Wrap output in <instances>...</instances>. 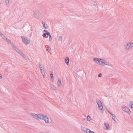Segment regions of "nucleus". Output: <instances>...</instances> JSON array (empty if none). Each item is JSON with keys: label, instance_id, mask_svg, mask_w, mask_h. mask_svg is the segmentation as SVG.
<instances>
[{"label": "nucleus", "instance_id": "nucleus-1", "mask_svg": "<svg viewBox=\"0 0 133 133\" xmlns=\"http://www.w3.org/2000/svg\"><path fill=\"white\" fill-rule=\"evenodd\" d=\"M93 61L97 64L101 65H105L111 66L112 64L109 62L106 61L103 59L95 58L93 59Z\"/></svg>", "mask_w": 133, "mask_h": 133}, {"label": "nucleus", "instance_id": "nucleus-2", "mask_svg": "<svg viewBox=\"0 0 133 133\" xmlns=\"http://www.w3.org/2000/svg\"><path fill=\"white\" fill-rule=\"evenodd\" d=\"M41 120H43L47 124H50L52 122V120L51 119L43 114H42Z\"/></svg>", "mask_w": 133, "mask_h": 133}, {"label": "nucleus", "instance_id": "nucleus-3", "mask_svg": "<svg viewBox=\"0 0 133 133\" xmlns=\"http://www.w3.org/2000/svg\"><path fill=\"white\" fill-rule=\"evenodd\" d=\"M21 37L22 42L25 45H27L30 43L31 40L29 38L24 36H22Z\"/></svg>", "mask_w": 133, "mask_h": 133}, {"label": "nucleus", "instance_id": "nucleus-4", "mask_svg": "<svg viewBox=\"0 0 133 133\" xmlns=\"http://www.w3.org/2000/svg\"><path fill=\"white\" fill-rule=\"evenodd\" d=\"M43 114L31 113L30 114L31 116L34 118L40 120L41 119Z\"/></svg>", "mask_w": 133, "mask_h": 133}, {"label": "nucleus", "instance_id": "nucleus-5", "mask_svg": "<svg viewBox=\"0 0 133 133\" xmlns=\"http://www.w3.org/2000/svg\"><path fill=\"white\" fill-rule=\"evenodd\" d=\"M133 48V43L128 42L127 43L125 46V49L127 50H129Z\"/></svg>", "mask_w": 133, "mask_h": 133}, {"label": "nucleus", "instance_id": "nucleus-6", "mask_svg": "<svg viewBox=\"0 0 133 133\" xmlns=\"http://www.w3.org/2000/svg\"><path fill=\"white\" fill-rule=\"evenodd\" d=\"M121 109L123 111L128 114H130L131 112L129 109L125 105L121 107Z\"/></svg>", "mask_w": 133, "mask_h": 133}, {"label": "nucleus", "instance_id": "nucleus-7", "mask_svg": "<svg viewBox=\"0 0 133 133\" xmlns=\"http://www.w3.org/2000/svg\"><path fill=\"white\" fill-rule=\"evenodd\" d=\"M11 44L12 46V49L21 55L22 53V52L19 49L17 48L12 43H11Z\"/></svg>", "mask_w": 133, "mask_h": 133}, {"label": "nucleus", "instance_id": "nucleus-8", "mask_svg": "<svg viewBox=\"0 0 133 133\" xmlns=\"http://www.w3.org/2000/svg\"><path fill=\"white\" fill-rule=\"evenodd\" d=\"M11 44L12 46V49L21 55L22 53V52L19 49L17 48L12 43H11Z\"/></svg>", "mask_w": 133, "mask_h": 133}, {"label": "nucleus", "instance_id": "nucleus-9", "mask_svg": "<svg viewBox=\"0 0 133 133\" xmlns=\"http://www.w3.org/2000/svg\"><path fill=\"white\" fill-rule=\"evenodd\" d=\"M34 16L35 18L38 19H39L41 17V14L39 11H35Z\"/></svg>", "mask_w": 133, "mask_h": 133}, {"label": "nucleus", "instance_id": "nucleus-10", "mask_svg": "<svg viewBox=\"0 0 133 133\" xmlns=\"http://www.w3.org/2000/svg\"><path fill=\"white\" fill-rule=\"evenodd\" d=\"M81 129L84 133H88L90 130V129L83 125L81 126Z\"/></svg>", "mask_w": 133, "mask_h": 133}, {"label": "nucleus", "instance_id": "nucleus-11", "mask_svg": "<svg viewBox=\"0 0 133 133\" xmlns=\"http://www.w3.org/2000/svg\"><path fill=\"white\" fill-rule=\"evenodd\" d=\"M21 56L26 61H28L29 60V58L28 57L25 55L23 53H22L21 55Z\"/></svg>", "mask_w": 133, "mask_h": 133}, {"label": "nucleus", "instance_id": "nucleus-12", "mask_svg": "<svg viewBox=\"0 0 133 133\" xmlns=\"http://www.w3.org/2000/svg\"><path fill=\"white\" fill-rule=\"evenodd\" d=\"M109 128V125L107 123H104V128L105 130H108Z\"/></svg>", "mask_w": 133, "mask_h": 133}, {"label": "nucleus", "instance_id": "nucleus-13", "mask_svg": "<svg viewBox=\"0 0 133 133\" xmlns=\"http://www.w3.org/2000/svg\"><path fill=\"white\" fill-rule=\"evenodd\" d=\"M57 83L58 86L59 87H61L62 85V83L61 80L60 78H58V79Z\"/></svg>", "mask_w": 133, "mask_h": 133}, {"label": "nucleus", "instance_id": "nucleus-14", "mask_svg": "<svg viewBox=\"0 0 133 133\" xmlns=\"http://www.w3.org/2000/svg\"><path fill=\"white\" fill-rule=\"evenodd\" d=\"M69 57H66L65 59V62L66 64L68 65L69 62Z\"/></svg>", "mask_w": 133, "mask_h": 133}, {"label": "nucleus", "instance_id": "nucleus-15", "mask_svg": "<svg viewBox=\"0 0 133 133\" xmlns=\"http://www.w3.org/2000/svg\"><path fill=\"white\" fill-rule=\"evenodd\" d=\"M42 23L44 28L46 29H47L48 28V26L45 23L42 22Z\"/></svg>", "mask_w": 133, "mask_h": 133}, {"label": "nucleus", "instance_id": "nucleus-16", "mask_svg": "<svg viewBox=\"0 0 133 133\" xmlns=\"http://www.w3.org/2000/svg\"><path fill=\"white\" fill-rule=\"evenodd\" d=\"M50 87L53 89L54 90H56V88L53 85L51 84H50Z\"/></svg>", "mask_w": 133, "mask_h": 133}, {"label": "nucleus", "instance_id": "nucleus-17", "mask_svg": "<svg viewBox=\"0 0 133 133\" xmlns=\"http://www.w3.org/2000/svg\"><path fill=\"white\" fill-rule=\"evenodd\" d=\"M129 105L131 107V108L133 109V101H131L130 102Z\"/></svg>", "mask_w": 133, "mask_h": 133}, {"label": "nucleus", "instance_id": "nucleus-18", "mask_svg": "<svg viewBox=\"0 0 133 133\" xmlns=\"http://www.w3.org/2000/svg\"><path fill=\"white\" fill-rule=\"evenodd\" d=\"M98 108H99V110H102V113H103V111L104 110L103 109V107L102 105V106H99V107H98Z\"/></svg>", "mask_w": 133, "mask_h": 133}, {"label": "nucleus", "instance_id": "nucleus-19", "mask_svg": "<svg viewBox=\"0 0 133 133\" xmlns=\"http://www.w3.org/2000/svg\"><path fill=\"white\" fill-rule=\"evenodd\" d=\"M10 0H5V5H8L9 3Z\"/></svg>", "mask_w": 133, "mask_h": 133}, {"label": "nucleus", "instance_id": "nucleus-20", "mask_svg": "<svg viewBox=\"0 0 133 133\" xmlns=\"http://www.w3.org/2000/svg\"><path fill=\"white\" fill-rule=\"evenodd\" d=\"M38 66L40 70L43 69V66L40 63H39L38 64Z\"/></svg>", "mask_w": 133, "mask_h": 133}, {"label": "nucleus", "instance_id": "nucleus-21", "mask_svg": "<svg viewBox=\"0 0 133 133\" xmlns=\"http://www.w3.org/2000/svg\"><path fill=\"white\" fill-rule=\"evenodd\" d=\"M91 120V117L89 115H88L87 118V120L88 121H90Z\"/></svg>", "mask_w": 133, "mask_h": 133}, {"label": "nucleus", "instance_id": "nucleus-22", "mask_svg": "<svg viewBox=\"0 0 133 133\" xmlns=\"http://www.w3.org/2000/svg\"><path fill=\"white\" fill-rule=\"evenodd\" d=\"M111 115L112 117V119L114 120V121H115L116 122V120L115 119V118H116L115 116L113 114H111Z\"/></svg>", "mask_w": 133, "mask_h": 133}, {"label": "nucleus", "instance_id": "nucleus-23", "mask_svg": "<svg viewBox=\"0 0 133 133\" xmlns=\"http://www.w3.org/2000/svg\"><path fill=\"white\" fill-rule=\"evenodd\" d=\"M0 36L4 40L6 38V37L3 34H1Z\"/></svg>", "mask_w": 133, "mask_h": 133}, {"label": "nucleus", "instance_id": "nucleus-24", "mask_svg": "<svg viewBox=\"0 0 133 133\" xmlns=\"http://www.w3.org/2000/svg\"><path fill=\"white\" fill-rule=\"evenodd\" d=\"M44 32H46V34L48 35L49 36L51 35L50 33L48 32L46 30H44Z\"/></svg>", "mask_w": 133, "mask_h": 133}, {"label": "nucleus", "instance_id": "nucleus-25", "mask_svg": "<svg viewBox=\"0 0 133 133\" xmlns=\"http://www.w3.org/2000/svg\"><path fill=\"white\" fill-rule=\"evenodd\" d=\"M46 32H44V31H43V35H42V36L44 38H45L46 36Z\"/></svg>", "mask_w": 133, "mask_h": 133}, {"label": "nucleus", "instance_id": "nucleus-26", "mask_svg": "<svg viewBox=\"0 0 133 133\" xmlns=\"http://www.w3.org/2000/svg\"><path fill=\"white\" fill-rule=\"evenodd\" d=\"M50 76L51 77L52 79H54V77L53 76V75L51 73V72L50 71Z\"/></svg>", "mask_w": 133, "mask_h": 133}, {"label": "nucleus", "instance_id": "nucleus-27", "mask_svg": "<svg viewBox=\"0 0 133 133\" xmlns=\"http://www.w3.org/2000/svg\"><path fill=\"white\" fill-rule=\"evenodd\" d=\"M62 36H60L58 38V40L59 41L62 42Z\"/></svg>", "mask_w": 133, "mask_h": 133}, {"label": "nucleus", "instance_id": "nucleus-28", "mask_svg": "<svg viewBox=\"0 0 133 133\" xmlns=\"http://www.w3.org/2000/svg\"><path fill=\"white\" fill-rule=\"evenodd\" d=\"M5 41L6 42H7L8 43H10L11 42V41L10 40L6 38Z\"/></svg>", "mask_w": 133, "mask_h": 133}, {"label": "nucleus", "instance_id": "nucleus-29", "mask_svg": "<svg viewBox=\"0 0 133 133\" xmlns=\"http://www.w3.org/2000/svg\"><path fill=\"white\" fill-rule=\"evenodd\" d=\"M96 102L98 105L99 104H101L102 103L99 100H97L96 101Z\"/></svg>", "mask_w": 133, "mask_h": 133}, {"label": "nucleus", "instance_id": "nucleus-30", "mask_svg": "<svg viewBox=\"0 0 133 133\" xmlns=\"http://www.w3.org/2000/svg\"><path fill=\"white\" fill-rule=\"evenodd\" d=\"M49 36V41L50 42H51L52 41V38L51 35H50Z\"/></svg>", "mask_w": 133, "mask_h": 133}, {"label": "nucleus", "instance_id": "nucleus-31", "mask_svg": "<svg viewBox=\"0 0 133 133\" xmlns=\"http://www.w3.org/2000/svg\"><path fill=\"white\" fill-rule=\"evenodd\" d=\"M88 132V133H96L94 132L91 131L90 129Z\"/></svg>", "mask_w": 133, "mask_h": 133}, {"label": "nucleus", "instance_id": "nucleus-32", "mask_svg": "<svg viewBox=\"0 0 133 133\" xmlns=\"http://www.w3.org/2000/svg\"><path fill=\"white\" fill-rule=\"evenodd\" d=\"M47 49H46V50L47 51H50V47H48L46 48Z\"/></svg>", "mask_w": 133, "mask_h": 133}, {"label": "nucleus", "instance_id": "nucleus-33", "mask_svg": "<svg viewBox=\"0 0 133 133\" xmlns=\"http://www.w3.org/2000/svg\"><path fill=\"white\" fill-rule=\"evenodd\" d=\"M102 75V74L101 73H100L98 75V76L99 77H101Z\"/></svg>", "mask_w": 133, "mask_h": 133}, {"label": "nucleus", "instance_id": "nucleus-34", "mask_svg": "<svg viewBox=\"0 0 133 133\" xmlns=\"http://www.w3.org/2000/svg\"><path fill=\"white\" fill-rule=\"evenodd\" d=\"M41 72L42 74V75H44V74H45L44 71L43 72Z\"/></svg>", "mask_w": 133, "mask_h": 133}, {"label": "nucleus", "instance_id": "nucleus-35", "mask_svg": "<svg viewBox=\"0 0 133 133\" xmlns=\"http://www.w3.org/2000/svg\"><path fill=\"white\" fill-rule=\"evenodd\" d=\"M2 78V75L0 73V79Z\"/></svg>", "mask_w": 133, "mask_h": 133}, {"label": "nucleus", "instance_id": "nucleus-36", "mask_svg": "<svg viewBox=\"0 0 133 133\" xmlns=\"http://www.w3.org/2000/svg\"><path fill=\"white\" fill-rule=\"evenodd\" d=\"M41 70V72H43V71H44V70L43 69H41V70Z\"/></svg>", "mask_w": 133, "mask_h": 133}, {"label": "nucleus", "instance_id": "nucleus-37", "mask_svg": "<svg viewBox=\"0 0 133 133\" xmlns=\"http://www.w3.org/2000/svg\"><path fill=\"white\" fill-rule=\"evenodd\" d=\"M97 4L96 2H95V3H94V5L96 6V5H97Z\"/></svg>", "mask_w": 133, "mask_h": 133}, {"label": "nucleus", "instance_id": "nucleus-38", "mask_svg": "<svg viewBox=\"0 0 133 133\" xmlns=\"http://www.w3.org/2000/svg\"><path fill=\"white\" fill-rule=\"evenodd\" d=\"M98 105V107H99V106H101L102 105V103L101 104H99Z\"/></svg>", "mask_w": 133, "mask_h": 133}, {"label": "nucleus", "instance_id": "nucleus-39", "mask_svg": "<svg viewBox=\"0 0 133 133\" xmlns=\"http://www.w3.org/2000/svg\"><path fill=\"white\" fill-rule=\"evenodd\" d=\"M108 111V112L111 115V114H112L111 113L110 111Z\"/></svg>", "mask_w": 133, "mask_h": 133}, {"label": "nucleus", "instance_id": "nucleus-40", "mask_svg": "<svg viewBox=\"0 0 133 133\" xmlns=\"http://www.w3.org/2000/svg\"><path fill=\"white\" fill-rule=\"evenodd\" d=\"M42 75L43 76V78H45V74H44V75Z\"/></svg>", "mask_w": 133, "mask_h": 133}, {"label": "nucleus", "instance_id": "nucleus-41", "mask_svg": "<svg viewBox=\"0 0 133 133\" xmlns=\"http://www.w3.org/2000/svg\"><path fill=\"white\" fill-rule=\"evenodd\" d=\"M41 133H48V132L45 133V132H41Z\"/></svg>", "mask_w": 133, "mask_h": 133}, {"label": "nucleus", "instance_id": "nucleus-42", "mask_svg": "<svg viewBox=\"0 0 133 133\" xmlns=\"http://www.w3.org/2000/svg\"><path fill=\"white\" fill-rule=\"evenodd\" d=\"M107 110L108 111H109L107 109Z\"/></svg>", "mask_w": 133, "mask_h": 133}, {"label": "nucleus", "instance_id": "nucleus-43", "mask_svg": "<svg viewBox=\"0 0 133 133\" xmlns=\"http://www.w3.org/2000/svg\"><path fill=\"white\" fill-rule=\"evenodd\" d=\"M85 119V118H84V119Z\"/></svg>", "mask_w": 133, "mask_h": 133}]
</instances>
